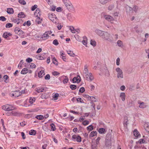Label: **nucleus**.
Here are the masks:
<instances>
[{
    "instance_id": "obj_1",
    "label": "nucleus",
    "mask_w": 149,
    "mask_h": 149,
    "mask_svg": "<svg viewBox=\"0 0 149 149\" xmlns=\"http://www.w3.org/2000/svg\"><path fill=\"white\" fill-rule=\"evenodd\" d=\"M111 137V135L110 134H107L106 136L105 146L108 148H111V145L114 142V140Z\"/></svg>"
},
{
    "instance_id": "obj_2",
    "label": "nucleus",
    "mask_w": 149,
    "mask_h": 149,
    "mask_svg": "<svg viewBox=\"0 0 149 149\" xmlns=\"http://www.w3.org/2000/svg\"><path fill=\"white\" fill-rule=\"evenodd\" d=\"M62 1L65 6L71 12L74 11V8L69 0H63Z\"/></svg>"
},
{
    "instance_id": "obj_3",
    "label": "nucleus",
    "mask_w": 149,
    "mask_h": 149,
    "mask_svg": "<svg viewBox=\"0 0 149 149\" xmlns=\"http://www.w3.org/2000/svg\"><path fill=\"white\" fill-rule=\"evenodd\" d=\"M102 38L110 42H112L113 40V38L112 36L107 32H104Z\"/></svg>"
},
{
    "instance_id": "obj_4",
    "label": "nucleus",
    "mask_w": 149,
    "mask_h": 149,
    "mask_svg": "<svg viewBox=\"0 0 149 149\" xmlns=\"http://www.w3.org/2000/svg\"><path fill=\"white\" fill-rule=\"evenodd\" d=\"M48 17L49 19L54 23L56 24L58 23V19L54 14L52 13H49L48 14Z\"/></svg>"
},
{
    "instance_id": "obj_5",
    "label": "nucleus",
    "mask_w": 149,
    "mask_h": 149,
    "mask_svg": "<svg viewBox=\"0 0 149 149\" xmlns=\"http://www.w3.org/2000/svg\"><path fill=\"white\" fill-rule=\"evenodd\" d=\"M117 72V78L119 79L123 78V74L122 70L120 68H117L115 69Z\"/></svg>"
},
{
    "instance_id": "obj_6",
    "label": "nucleus",
    "mask_w": 149,
    "mask_h": 149,
    "mask_svg": "<svg viewBox=\"0 0 149 149\" xmlns=\"http://www.w3.org/2000/svg\"><path fill=\"white\" fill-rule=\"evenodd\" d=\"M2 109L5 111H13L15 109V107L11 105L7 104L3 106L2 107Z\"/></svg>"
},
{
    "instance_id": "obj_7",
    "label": "nucleus",
    "mask_w": 149,
    "mask_h": 149,
    "mask_svg": "<svg viewBox=\"0 0 149 149\" xmlns=\"http://www.w3.org/2000/svg\"><path fill=\"white\" fill-rule=\"evenodd\" d=\"M104 17L109 22L111 23H113V21L114 20L113 17L107 14L104 15Z\"/></svg>"
},
{
    "instance_id": "obj_8",
    "label": "nucleus",
    "mask_w": 149,
    "mask_h": 149,
    "mask_svg": "<svg viewBox=\"0 0 149 149\" xmlns=\"http://www.w3.org/2000/svg\"><path fill=\"white\" fill-rule=\"evenodd\" d=\"M52 33V32L51 31H46L43 34L41 38L44 39V40L47 39L48 38L49 35Z\"/></svg>"
},
{
    "instance_id": "obj_9",
    "label": "nucleus",
    "mask_w": 149,
    "mask_h": 149,
    "mask_svg": "<svg viewBox=\"0 0 149 149\" xmlns=\"http://www.w3.org/2000/svg\"><path fill=\"white\" fill-rule=\"evenodd\" d=\"M86 79L89 81L91 82L94 79V77L92 74L90 72L84 76Z\"/></svg>"
},
{
    "instance_id": "obj_10",
    "label": "nucleus",
    "mask_w": 149,
    "mask_h": 149,
    "mask_svg": "<svg viewBox=\"0 0 149 149\" xmlns=\"http://www.w3.org/2000/svg\"><path fill=\"white\" fill-rule=\"evenodd\" d=\"M21 94V93L19 91H16L11 92L10 94V96L12 97H17Z\"/></svg>"
},
{
    "instance_id": "obj_11",
    "label": "nucleus",
    "mask_w": 149,
    "mask_h": 149,
    "mask_svg": "<svg viewBox=\"0 0 149 149\" xmlns=\"http://www.w3.org/2000/svg\"><path fill=\"white\" fill-rule=\"evenodd\" d=\"M72 140L73 141H76L78 142L81 141V138L78 135H74L72 136Z\"/></svg>"
},
{
    "instance_id": "obj_12",
    "label": "nucleus",
    "mask_w": 149,
    "mask_h": 149,
    "mask_svg": "<svg viewBox=\"0 0 149 149\" xmlns=\"http://www.w3.org/2000/svg\"><path fill=\"white\" fill-rule=\"evenodd\" d=\"M6 113V114L8 116H16L18 113L15 111H7Z\"/></svg>"
},
{
    "instance_id": "obj_13",
    "label": "nucleus",
    "mask_w": 149,
    "mask_h": 149,
    "mask_svg": "<svg viewBox=\"0 0 149 149\" xmlns=\"http://www.w3.org/2000/svg\"><path fill=\"white\" fill-rule=\"evenodd\" d=\"M138 103L139 104V107L141 109H144L147 107V105L146 103L144 102H141L140 101H138Z\"/></svg>"
},
{
    "instance_id": "obj_14",
    "label": "nucleus",
    "mask_w": 149,
    "mask_h": 149,
    "mask_svg": "<svg viewBox=\"0 0 149 149\" xmlns=\"http://www.w3.org/2000/svg\"><path fill=\"white\" fill-rule=\"evenodd\" d=\"M104 32L98 29H96L95 30V32L101 38H102Z\"/></svg>"
},
{
    "instance_id": "obj_15",
    "label": "nucleus",
    "mask_w": 149,
    "mask_h": 149,
    "mask_svg": "<svg viewBox=\"0 0 149 149\" xmlns=\"http://www.w3.org/2000/svg\"><path fill=\"white\" fill-rule=\"evenodd\" d=\"M88 67L86 65H85L84 66V68L83 71V75L84 77L89 73L88 69Z\"/></svg>"
},
{
    "instance_id": "obj_16",
    "label": "nucleus",
    "mask_w": 149,
    "mask_h": 149,
    "mask_svg": "<svg viewBox=\"0 0 149 149\" xmlns=\"http://www.w3.org/2000/svg\"><path fill=\"white\" fill-rule=\"evenodd\" d=\"M81 81V77L79 75L77 76V77H74L72 80L73 82L75 83L76 82L79 83Z\"/></svg>"
},
{
    "instance_id": "obj_17",
    "label": "nucleus",
    "mask_w": 149,
    "mask_h": 149,
    "mask_svg": "<svg viewBox=\"0 0 149 149\" xmlns=\"http://www.w3.org/2000/svg\"><path fill=\"white\" fill-rule=\"evenodd\" d=\"M40 68L41 69V70L38 73V76L39 77L41 78L45 74V73L44 68L42 67H40Z\"/></svg>"
},
{
    "instance_id": "obj_18",
    "label": "nucleus",
    "mask_w": 149,
    "mask_h": 149,
    "mask_svg": "<svg viewBox=\"0 0 149 149\" xmlns=\"http://www.w3.org/2000/svg\"><path fill=\"white\" fill-rule=\"evenodd\" d=\"M120 97L123 101H124L125 100L126 95L124 93L122 92L120 93Z\"/></svg>"
},
{
    "instance_id": "obj_19",
    "label": "nucleus",
    "mask_w": 149,
    "mask_h": 149,
    "mask_svg": "<svg viewBox=\"0 0 149 149\" xmlns=\"http://www.w3.org/2000/svg\"><path fill=\"white\" fill-rule=\"evenodd\" d=\"M67 17L68 19L70 21H72L74 19V17L73 15L70 13H68L67 15Z\"/></svg>"
},
{
    "instance_id": "obj_20",
    "label": "nucleus",
    "mask_w": 149,
    "mask_h": 149,
    "mask_svg": "<svg viewBox=\"0 0 149 149\" xmlns=\"http://www.w3.org/2000/svg\"><path fill=\"white\" fill-rule=\"evenodd\" d=\"M134 29H135L136 32L138 34L140 33L143 31L141 29V28H138L137 26L135 27L134 28Z\"/></svg>"
},
{
    "instance_id": "obj_21",
    "label": "nucleus",
    "mask_w": 149,
    "mask_h": 149,
    "mask_svg": "<svg viewBox=\"0 0 149 149\" xmlns=\"http://www.w3.org/2000/svg\"><path fill=\"white\" fill-rule=\"evenodd\" d=\"M98 143L97 142H93L92 143L91 147L92 149H97V145Z\"/></svg>"
},
{
    "instance_id": "obj_22",
    "label": "nucleus",
    "mask_w": 149,
    "mask_h": 149,
    "mask_svg": "<svg viewBox=\"0 0 149 149\" xmlns=\"http://www.w3.org/2000/svg\"><path fill=\"white\" fill-rule=\"evenodd\" d=\"M144 127L146 130L149 132V123H146L144 125Z\"/></svg>"
},
{
    "instance_id": "obj_23",
    "label": "nucleus",
    "mask_w": 149,
    "mask_h": 149,
    "mask_svg": "<svg viewBox=\"0 0 149 149\" xmlns=\"http://www.w3.org/2000/svg\"><path fill=\"white\" fill-rule=\"evenodd\" d=\"M7 12L9 14H13L14 13V10L12 8H7Z\"/></svg>"
},
{
    "instance_id": "obj_24",
    "label": "nucleus",
    "mask_w": 149,
    "mask_h": 149,
    "mask_svg": "<svg viewBox=\"0 0 149 149\" xmlns=\"http://www.w3.org/2000/svg\"><path fill=\"white\" fill-rule=\"evenodd\" d=\"M36 67V65L35 64L31 63H29L28 65V68H34Z\"/></svg>"
},
{
    "instance_id": "obj_25",
    "label": "nucleus",
    "mask_w": 149,
    "mask_h": 149,
    "mask_svg": "<svg viewBox=\"0 0 149 149\" xmlns=\"http://www.w3.org/2000/svg\"><path fill=\"white\" fill-rule=\"evenodd\" d=\"M111 0H99L100 3L102 5H104L111 1Z\"/></svg>"
},
{
    "instance_id": "obj_26",
    "label": "nucleus",
    "mask_w": 149,
    "mask_h": 149,
    "mask_svg": "<svg viewBox=\"0 0 149 149\" xmlns=\"http://www.w3.org/2000/svg\"><path fill=\"white\" fill-rule=\"evenodd\" d=\"M11 20L12 22L15 23H16L17 24H18L20 22V21L21 20V19H16L14 18H12Z\"/></svg>"
},
{
    "instance_id": "obj_27",
    "label": "nucleus",
    "mask_w": 149,
    "mask_h": 149,
    "mask_svg": "<svg viewBox=\"0 0 149 149\" xmlns=\"http://www.w3.org/2000/svg\"><path fill=\"white\" fill-rule=\"evenodd\" d=\"M97 132L96 131H92L90 134L89 136L91 137H93L95 136H96Z\"/></svg>"
},
{
    "instance_id": "obj_28",
    "label": "nucleus",
    "mask_w": 149,
    "mask_h": 149,
    "mask_svg": "<svg viewBox=\"0 0 149 149\" xmlns=\"http://www.w3.org/2000/svg\"><path fill=\"white\" fill-rule=\"evenodd\" d=\"M18 17L19 18H23L25 17V15L23 12H21L18 14Z\"/></svg>"
},
{
    "instance_id": "obj_29",
    "label": "nucleus",
    "mask_w": 149,
    "mask_h": 149,
    "mask_svg": "<svg viewBox=\"0 0 149 149\" xmlns=\"http://www.w3.org/2000/svg\"><path fill=\"white\" fill-rule=\"evenodd\" d=\"M34 14L37 17H39L41 15V13L39 10H36L34 13Z\"/></svg>"
},
{
    "instance_id": "obj_30",
    "label": "nucleus",
    "mask_w": 149,
    "mask_h": 149,
    "mask_svg": "<svg viewBox=\"0 0 149 149\" xmlns=\"http://www.w3.org/2000/svg\"><path fill=\"white\" fill-rule=\"evenodd\" d=\"M128 121L127 120V117L126 116L124 117V125L125 127H127V122Z\"/></svg>"
},
{
    "instance_id": "obj_31",
    "label": "nucleus",
    "mask_w": 149,
    "mask_h": 149,
    "mask_svg": "<svg viewBox=\"0 0 149 149\" xmlns=\"http://www.w3.org/2000/svg\"><path fill=\"white\" fill-rule=\"evenodd\" d=\"M36 99L35 98L30 97L28 101L30 104H32L35 101Z\"/></svg>"
},
{
    "instance_id": "obj_32",
    "label": "nucleus",
    "mask_w": 149,
    "mask_h": 149,
    "mask_svg": "<svg viewBox=\"0 0 149 149\" xmlns=\"http://www.w3.org/2000/svg\"><path fill=\"white\" fill-rule=\"evenodd\" d=\"M28 69L26 68H23L22 70L21 73L22 74H25L27 73Z\"/></svg>"
},
{
    "instance_id": "obj_33",
    "label": "nucleus",
    "mask_w": 149,
    "mask_h": 149,
    "mask_svg": "<svg viewBox=\"0 0 149 149\" xmlns=\"http://www.w3.org/2000/svg\"><path fill=\"white\" fill-rule=\"evenodd\" d=\"M36 21V23L39 24L41 23L42 19H41L39 17H37Z\"/></svg>"
},
{
    "instance_id": "obj_34",
    "label": "nucleus",
    "mask_w": 149,
    "mask_h": 149,
    "mask_svg": "<svg viewBox=\"0 0 149 149\" xmlns=\"http://www.w3.org/2000/svg\"><path fill=\"white\" fill-rule=\"evenodd\" d=\"M67 53L68 54H69L70 56L72 57H74L75 56L74 54L73 53L72 51H67Z\"/></svg>"
},
{
    "instance_id": "obj_35",
    "label": "nucleus",
    "mask_w": 149,
    "mask_h": 149,
    "mask_svg": "<svg viewBox=\"0 0 149 149\" xmlns=\"http://www.w3.org/2000/svg\"><path fill=\"white\" fill-rule=\"evenodd\" d=\"M70 30L71 31V32L73 33H76V30L74 29V28L72 26H70L69 27Z\"/></svg>"
},
{
    "instance_id": "obj_36",
    "label": "nucleus",
    "mask_w": 149,
    "mask_h": 149,
    "mask_svg": "<svg viewBox=\"0 0 149 149\" xmlns=\"http://www.w3.org/2000/svg\"><path fill=\"white\" fill-rule=\"evenodd\" d=\"M44 90V88H36V91L38 93L42 92Z\"/></svg>"
},
{
    "instance_id": "obj_37",
    "label": "nucleus",
    "mask_w": 149,
    "mask_h": 149,
    "mask_svg": "<svg viewBox=\"0 0 149 149\" xmlns=\"http://www.w3.org/2000/svg\"><path fill=\"white\" fill-rule=\"evenodd\" d=\"M134 136L136 137H138L139 134L137 130H135L133 132Z\"/></svg>"
},
{
    "instance_id": "obj_38",
    "label": "nucleus",
    "mask_w": 149,
    "mask_h": 149,
    "mask_svg": "<svg viewBox=\"0 0 149 149\" xmlns=\"http://www.w3.org/2000/svg\"><path fill=\"white\" fill-rule=\"evenodd\" d=\"M59 95L58 93H56L52 96L53 99L54 100H57L58 99Z\"/></svg>"
},
{
    "instance_id": "obj_39",
    "label": "nucleus",
    "mask_w": 149,
    "mask_h": 149,
    "mask_svg": "<svg viewBox=\"0 0 149 149\" xmlns=\"http://www.w3.org/2000/svg\"><path fill=\"white\" fill-rule=\"evenodd\" d=\"M114 7V6L113 4L110 5L108 7V9L110 11L111 10L113 9Z\"/></svg>"
},
{
    "instance_id": "obj_40",
    "label": "nucleus",
    "mask_w": 149,
    "mask_h": 149,
    "mask_svg": "<svg viewBox=\"0 0 149 149\" xmlns=\"http://www.w3.org/2000/svg\"><path fill=\"white\" fill-rule=\"evenodd\" d=\"M17 34L19 35L21 37L23 38L24 36V32L21 30Z\"/></svg>"
},
{
    "instance_id": "obj_41",
    "label": "nucleus",
    "mask_w": 149,
    "mask_h": 149,
    "mask_svg": "<svg viewBox=\"0 0 149 149\" xmlns=\"http://www.w3.org/2000/svg\"><path fill=\"white\" fill-rule=\"evenodd\" d=\"M21 30L19 28L16 27L14 29V31L15 33L17 34L20 31H21Z\"/></svg>"
},
{
    "instance_id": "obj_42",
    "label": "nucleus",
    "mask_w": 149,
    "mask_h": 149,
    "mask_svg": "<svg viewBox=\"0 0 149 149\" xmlns=\"http://www.w3.org/2000/svg\"><path fill=\"white\" fill-rule=\"evenodd\" d=\"M29 133L31 135H36V132L34 130H31L30 131Z\"/></svg>"
},
{
    "instance_id": "obj_43",
    "label": "nucleus",
    "mask_w": 149,
    "mask_h": 149,
    "mask_svg": "<svg viewBox=\"0 0 149 149\" xmlns=\"http://www.w3.org/2000/svg\"><path fill=\"white\" fill-rule=\"evenodd\" d=\"M37 59L39 60H43L44 59L43 57L40 54L36 56Z\"/></svg>"
},
{
    "instance_id": "obj_44",
    "label": "nucleus",
    "mask_w": 149,
    "mask_h": 149,
    "mask_svg": "<svg viewBox=\"0 0 149 149\" xmlns=\"http://www.w3.org/2000/svg\"><path fill=\"white\" fill-rule=\"evenodd\" d=\"M117 44L119 47H121L123 46V42L121 40H118L117 42Z\"/></svg>"
},
{
    "instance_id": "obj_45",
    "label": "nucleus",
    "mask_w": 149,
    "mask_h": 149,
    "mask_svg": "<svg viewBox=\"0 0 149 149\" xmlns=\"http://www.w3.org/2000/svg\"><path fill=\"white\" fill-rule=\"evenodd\" d=\"M138 9V7L136 6H134L133 7V10L135 12H136Z\"/></svg>"
},
{
    "instance_id": "obj_46",
    "label": "nucleus",
    "mask_w": 149,
    "mask_h": 149,
    "mask_svg": "<svg viewBox=\"0 0 149 149\" xmlns=\"http://www.w3.org/2000/svg\"><path fill=\"white\" fill-rule=\"evenodd\" d=\"M68 81V78L66 76L65 77V78H64L63 80V82L64 84H65L67 83Z\"/></svg>"
},
{
    "instance_id": "obj_47",
    "label": "nucleus",
    "mask_w": 149,
    "mask_h": 149,
    "mask_svg": "<svg viewBox=\"0 0 149 149\" xmlns=\"http://www.w3.org/2000/svg\"><path fill=\"white\" fill-rule=\"evenodd\" d=\"M36 118L39 120H42L44 118V116L42 115H38L36 116Z\"/></svg>"
},
{
    "instance_id": "obj_48",
    "label": "nucleus",
    "mask_w": 149,
    "mask_h": 149,
    "mask_svg": "<svg viewBox=\"0 0 149 149\" xmlns=\"http://www.w3.org/2000/svg\"><path fill=\"white\" fill-rule=\"evenodd\" d=\"M70 87L72 90H74L76 88L77 86L75 85H70Z\"/></svg>"
},
{
    "instance_id": "obj_49",
    "label": "nucleus",
    "mask_w": 149,
    "mask_h": 149,
    "mask_svg": "<svg viewBox=\"0 0 149 149\" xmlns=\"http://www.w3.org/2000/svg\"><path fill=\"white\" fill-rule=\"evenodd\" d=\"M53 43L55 45H57L59 44L58 40L56 39H55L53 40Z\"/></svg>"
},
{
    "instance_id": "obj_50",
    "label": "nucleus",
    "mask_w": 149,
    "mask_h": 149,
    "mask_svg": "<svg viewBox=\"0 0 149 149\" xmlns=\"http://www.w3.org/2000/svg\"><path fill=\"white\" fill-rule=\"evenodd\" d=\"M84 97V98H86V99L88 100H91V97L87 95H83Z\"/></svg>"
},
{
    "instance_id": "obj_51",
    "label": "nucleus",
    "mask_w": 149,
    "mask_h": 149,
    "mask_svg": "<svg viewBox=\"0 0 149 149\" xmlns=\"http://www.w3.org/2000/svg\"><path fill=\"white\" fill-rule=\"evenodd\" d=\"M53 63L56 65H57L58 63L55 58H54L53 59Z\"/></svg>"
},
{
    "instance_id": "obj_52",
    "label": "nucleus",
    "mask_w": 149,
    "mask_h": 149,
    "mask_svg": "<svg viewBox=\"0 0 149 149\" xmlns=\"http://www.w3.org/2000/svg\"><path fill=\"white\" fill-rule=\"evenodd\" d=\"M87 130L89 131H91L93 129V126L92 125H91L87 127Z\"/></svg>"
},
{
    "instance_id": "obj_53",
    "label": "nucleus",
    "mask_w": 149,
    "mask_h": 149,
    "mask_svg": "<svg viewBox=\"0 0 149 149\" xmlns=\"http://www.w3.org/2000/svg\"><path fill=\"white\" fill-rule=\"evenodd\" d=\"M105 131L104 129L103 128H100L98 131L99 133L101 134H102Z\"/></svg>"
},
{
    "instance_id": "obj_54",
    "label": "nucleus",
    "mask_w": 149,
    "mask_h": 149,
    "mask_svg": "<svg viewBox=\"0 0 149 149\" xmlns=\"http://www.w3.org/2000/svg\"><path fill=\"white\" fill-rule=\"evenodd\" d=\"M13 25L10 23H8L6 24V28H9L12 27Z\"/></svg>"
},
{
    "instance_id": "obj_55",
    "label": "nucleus",
    "mask_w": 149,
    "mask_h": 149,
    "mask_svg": "<svg viewBox=\"0 0 149 149\" xmlns=\"http://www.w3.org/2000/svg\"><path fill=\"white\" fill-rule=\"evenodd\" d=\"M96 42L94 40H91V44L93 46H95L96 45Z\"/></svg>"
},
{
    "instance_id": "obj_56",
    "label": "nucleus",
    "mask_w": 149,
    "mask_h": 149,
    "mask_svg": "<svg viewBox=\"0 0 149 149\" xmlns=\"http://www.w3.org/2000/svg\"><path fill=\"white\" fill-rule=\"evenodd\" d=\"M82 43L83 44L85 45L86 47H87V39L84 40L82 41Z\"/></svg>"
},
{
    "instance_id": "obj_57",
    "label": "nucleus",
    "mask_w": 149,
    "mask_h": 149,
    "mask_svg": "<svg viewBox=\"0 0 149 149\" xmlns=\"http://www.w3.org/2000/svg\"><path fill=\"white\" fill-rule=\"evenodd\" d=\"M82 124L85 126L89 124V121L88 120H85L82 122Z\"/></svg>"
},
{
    "instance_id": "obj_58",
    "label": "nucleus",
    "mask_w": 149,
    "mask_h": 149,
    "mask_svg": "<svg viewBox=\"0 0 149 149\" xmlns=\"http://www.w3.org/2000/svg\"><path fill=\"white\" fill-rule=\"evenodd\" d=\"M19 3L23 5H25L26 4V2L24 0H19Z\"/></svg>"
},
{
    "instance_id": "obj_59",
    "label": "nucleus",
    "mask_w": 149,
    "mask_h": 149,
    "mask_svg": "<svg viewBox=\"0 0 149 149\" xmlns=\"http://www.w3.org/2000/svg\"><path fill=\"white\" fill-rule=\"evenodd\" d=\"M23 63V62H22V60L20 61L18 65V67L19 69L21 68H22Z\"/></svg>"
},
{
    "instance_id": "obj_60",
    "label": "nucleus",
    "mask_w": 149,
    "mask_h": 149,
    "mask_svg": "<svg viewBox=\"0 0 149 149\" xmlns=\"http://www.w3.org/2000/svg\"><path fill=\"white\" fill-rule=\"evenodd\" d=\"M6 18L4 16L0 17V20L4 22L6 21Z\"/></svg>"
},
{
    "instance_id": "obj_61",
    "label": "nucleus",
    "mask_w": 149,
    "mask_h": 149,
    "mask_svg": "<svg viewBox=\"0 0 149 149\" xmlns=\"http://www.w3.org/2000/svg\"><path fill=\"white\" fill-rule=\"evenodd\" d=\"M51 129L53 131H54L55 130L56 128L55 127V126L54 124H51Z\"/></svg>"
},
{
    "instance_id": "obj_62",
    "label": "nucleus",
    "mask_w": 149,
    "mask_h": 149,
    "mask_svg": "<svg viewBox=\"0 0 149 149\" xmlns=\"http://www.w3.org/2000/svg\"><path fill=\"white\" fill-rule=\"evenodd\" d=\"M38 6L37 5H34V6H32L31 8V10L32 11H34L37 8Z\"/></svg>"
},
{
    "instance_id": "obj_63",
    "label": "nucleus",
    "mask_w": 149,
    "mask_h": 149,
    "mask_svg": "<svg viewBox=\"0 0 149 149\" xmlns=\"http://www.w3.org/2000/svg\"><path fill=\"white\" fill-rule=\"evenodd\" d=\"M120 60L119 58L118 57L117 58L116 60V64L117 65H119Z\"/></svg>"
},
{
    "instance_id": "obj_64",
    "label": "nucleus",
    "mask_w": 149,
    "mask_h": 149,
    "mask_svg": "<svg viewBox=\"0 0 149 149\" xmlns=\"http://www.w3.org/2000/svg\"><path fill=\"white\" fill-rule=\"evenodd\" d=\"M85 89L84 88L81 87V88L79 90V91L81 93H83L85 91Z\"/></svg>"
}]
</instances>
